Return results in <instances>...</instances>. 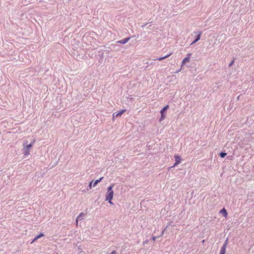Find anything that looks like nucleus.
<instances>
[{"label":"nucleus","instance_id":"obj_13","mask_svg":"<svg viewBox=\"0 0 254 254\" xmlns=\"http://www.w3.org/2000/svg\"><path fill=\"white\" fill-rule=\"evenodd\" d=\"M127 42V37L121 41H118V43H122V44H125Z\"/></svg>","mask_w":254,"mask_h":254},{"label":"nucleus","instance_id":"obj_2","mask_svg":"<svg viewBox=\"0 0 254 254\" xmlns=\"http://www.w3.org/2000/svg\"><path fill=\"white\" fill-rule=\"evenodd\" d=\"M103 178V177H101L99 180H97L95 182H94L93 184V181L92 180V181H91V182L89 183V186H88V188H89L88 190H91L92 189V186L93 187L96 186V185L101 181V180H102Z\"/></svg>","mask_w":254,"mask_h":254},{"label":"nucleus","instance_id":"obj_6","mask_svg":"<svg viewBox=\"0 0 254 254\" xmlns=\"http://www.w3.org/2000/svg\"><path fill=\"white\" fill-rule=\"evenodd\" d=\"M126 111V110H123L120 112H119V113H114L113 114V120H114V119L116 118V117H118L119 116H121L124 113H125Z\"/></svg>","mask_w":254,"mask_h":254},{"label":"nucleus","instance_id":"obj_18","mask_svg":"<svg viewBox=\"0 0 254 254\" xmlns=\"http://www.w3.org/2000/svg\"><path fill=\"white\" fill-rule=\"evenodd\" d=\"M116 253H117L115 251H114L110 254H116Z\"/></svg>","mask_w":254,"mask_h":254},{"label":"nucleus","instance_id":"obj_21","mask_svg":"<svg viewBox=\"0 0 254 254\" xmlns=\"http://www.w3.org/2000/svg\"><path fill=\"white\" fill-rule=\"evenodd\" d=\"M164 233V231H162L161 236L163 235Z\"/></svg>","mask_w":254,"mask_h":254},{"label":"nucleus","instance_id":"obj_19","mask_svg":"<svg viewBox=\"0 0 254 254\" xmlns=\"http://www.w3.org/2000/svg\"><path fill=\"white\" fill-rule=\"evenodd\" d=\"M181 67H182V65L181 66V67H180V68L179 70H177V71H175V72H178V71H180V70L181 69Z\"/></svg>","mask_w":254,"mask_h":254},{"label":"nucleus","instance_id":"obj_16","mask_svg":"<svg viewBox=\"0 0 254 254\" xmlns=\"http://www.w3.org/2000/svg\"><path fill=\"white\" fill-rule=\"evenodd\" d=\"M167 57H168V56H167ZM167 57L165 56L164 57L159 58V60L160 61V60H162V59H164V58H167Z\"/></svg>","mask_w":254,"mask_h":254},{"label":"nucleus","instance_id":"obj_15","mask_svg":"<svg viewBox=\"0 0 254 254\" xmlns=\"http://www.w3.org/2000/svg\"><path fill=\"white\" fill-rule=\"evenodd\" d=\"M226 155V153H221L220 156H221V157H225Z\"/></svg>","mask_w":254,"mask_h":254},{"label":"nucleus","instance_id":"obj_9","mask_svg":"<svg viewBox=\"0 0 254 254\" xmlns=\"http://www.w3.org/2000/svg\"><path fill=\"white\" fill-rule=\"evenodd\" d=\"M24 150V156H27L30 154V149L26 147L25 146L23 147Z\"/></svg>","mask_w":254,"mask_h":254},{"label":"nucleus","instance_id":"obj_10","mask_svg":"<svg viewBox=\"0 0 254 254\" xmlns=\"http://www.w3.org/2000/svg\"><path fill=\"white\" fill-rule=\"evenodd\" d=\"M201 34H202V32H200V31H199V32H198V34L196 37V38L195 39L194 41H193L192 43H191V44H193V43H196V42H197V41H198V40H199V39H200V37H201Z\"/></svg>","mask_w":254,"mask_h":254},{"label":"nucleus","instance_id":"obj_11","mask_svg":"<svg viewBox=\"0 0 254 254\" xmlns=\"http://www.w3.org/2000/svg\"><path fill=\"white\" fill-rule=\"evenodd\" d=\"M84 214L83 213H80V214L77 216L76 219V225L78 224V220H81L83 219V216Z\"/></svg>","mask_w":254,"mask_h":254},{"label":"nucleus","instance_id":"obj_1","mask_svg":"<svg viewBox=\"0 0 254 254\" xmlns=\"http://www.w3.org/2000/svg\"><path fill=\"white\" fill-rule=\"evenodd\" d=\"M114 187V184H112L107 188V191L106 194V200H112L114 196V191L113 188Z\"/></svg>","mask_w":254,"mask_h":254},{"label":"nucleus","instance_id":"obj_12","mask_svg":"<svg viewBox=\"0 0 254 254\" xmlns=\"http://www.w3.org/2000/svg\"><path fill=\"white\" fill-rule=\"evenodd\" d=\"M44 236V234L43 233H41L40 234V235H38L37 236H36L34 239V240H33L32 242H34L35 241H36L37 240H38L39 238H40L41 237Z\"/></svg>","mask_w":254,"mask_h":254},{"label":"nucleus","instance_id":"obj_4","mask_svg":"<svg viewBox=\"0 0 254 254\" xmlns=\"http://www.w3.org/2000/svg\"><path fill=\"white\" fill-rule=\"evenodd\" d=\"M228 244V239H227L221 248L220 254H225L226 251V247Z\"/></svg>","mask_w":254,"mask_h":254},{"label":"nucleus","instance_id":"obj_3","mask_svg":"<svg viewBox=\"0 0 254 254\" xmlns=\"http://www.w3.org/2000/svg\"><path fill=\"white\" fill-rule=\"evenodd\" d=\"M169 107V105H167L160 111V113L161 114V117L160 119V121H162V120H164V119L165 118V114H164V112L167 110V109H168Z\"/></svg>","mask_w":254,"mask_h":254},{"label":"nucleus","instance_id":"obj_5","mask_svg":"<svg viewBox=\"0 0 254 254\" xmlns=\"http://www.w3.org/2000/svg\"><path fill=\"white\" fill-rule=\"evenodd\" d=\"M175 163H174L173 167L178 165V164H179V163H180L181 160V157L179 155H175Z\"/></svg>","mask_w":254,"mask_h":254},{"label":"nucleus","instance_id":"obj_8","mask_svg":"<svg viewBox=\"0 0 254 254\" xmlns=\"http://www.w3.org/2000/svg\"><path fill=\"white\" fill-rule=\"evenodd\" d=\"M220 213L223 214V216L225 217V218H227L228 216V212L226 208H223L220 211Z\"/></svg>","mask_w":254,"mask_h":254},{"label":"nucleus","instance_id":"obj_14","mask_svg":"<svg viewBox=\"0 0 254 254\" xmlns=\"http://www.w3.org/2000/svg\"><path fill=\"white\" fill-rule=\"evenodd\" d=\"M34 142V141H33V142L32 143H31L30 144L26 145L25 147L29 149H30V148L32 146Z\"/></svg>","mask_w":254,"mask_h":254},{"label":"nucleus","instance_id":"obj_7","mask_svg":"<svg viewBox=\"0 0 254 254\" xmlns=\"http://www.w3.org/2000/svg\"><path fill=\"white\" fill-rule=\"evenodd\" d=\"M191 56V54L190 53L188 54L187 57L184 58V59L182 61V63H187V62H189L190 59V57Z\"/></svg>","mask_w":254,"mask_h":254},{"label":"nucleus","instance_id":"obj_17","mask_svg":"<svg viewBox=\"0 0 254 254\" xmlns=\"http://www.w3.org/2000/svg\"><path fill=\"white\" fill-rule=\"evenodd\" d=\"M152 239L153 240V241H156V237H153Z\"/></svg>","mask_w":254,"mask_h":254},{"label":"nucleus","instance_id":"obj_20","mask_svg":"<svg viewBox=\"0 0 254 254\" xmlns=\"http://www.w3.org/2000/svg\"><path fill=\"white\" fill-rule=\"evenodd\" d=\"M109 201V202L111 204H113L112 202V200H108Z\"/></svg>","mask_w":254,"mask_h":254}]
</instances>
